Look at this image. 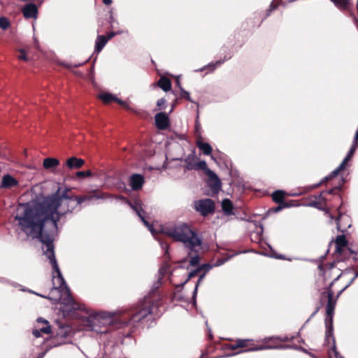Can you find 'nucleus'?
Returning a JSON list of instances; mask_svg holds the SVG:
<instances>
[{
	"label": "nucleus",
	"instance_id": "a18cd8bd",
	"mask_svg": "<svg viewBox=\"0 0 358 358\" xmlns=\"http://www.w3.org/2000/svg\"><path fill=\"white\" fill-rule=\"evenodd\" d=\"M103 1V3L105 4V5H110L113 2V0H102Z\"/></svg>",
	"mask_w": 358,
	"mask_h": 358
},
{
	"label": "nucleus",
	"instance_id": "864d4df0",
	"mask_svg": "<svg viewBox=\"0 0 358 358\" xmlns=\"http://www.w3.org/2000/svg\"><path fill=\"white\" fill-rule=\"evenodd\" d=\"M322 268H323L322 265H320V266H318V268H319L320 271H322Z\"/></svg>",
	"mask_w": 358,
	"mask_h": 358
},
{
	"label": "nucleus",
	"instance_id": "6e6552de",
	"mask_svg": "<svg viewBox=\"0 0 358 358\" xmlns=\"http://www.w3.org/2000/svg\"><path fill=\"white\" fill-rule=\"evenodd\" d=\"M357 148V141H354V143L352 144V147L350 148L347 156L345 157V159H343V161L342 162V163L339 165V166L335 169L334 171H333L331 172V173L325 177L320 183L318 184H316L313 186H311L309 189H315V188H317L320 185L323 184V183H325V182H327L329 180H331L332 178H334V177H336V176H338V174L343 171L346 166H347V164L348 162L351 159V158L352 157L356 149Z\"/></svg>",
	"mask_w": 358,
	"mask_h": 358
},
{
	"label": "nucleus",
	"instance_id": "a211bd4d",
	"mask_svg": "<svg viewBox=\"0 0 358 358\" xmlns=\"http://www.w3.org/2000/svg\"><path fill=\"white\" fill-rule=\"evenodd\" d=\"M18 185V181L9 174L3 176L1 180V187L10 189Z\"/></svg>",
	"mask_w": 358,
	"mask_h": 358
},
{
	"label": "nucleus",
	"instance_id": "6ab92c4d",
	"mask_svg": "<svg viewBox=\"0 0 358 358\" xmlns=\"http://www.w3.org/2000/svg\"><path fill=\"white\" fill-rule=\"evenodd\" d=\"M85 164V161L81 158L71 157L66 159V166L69 169H80Z\"/></svg>",
	"mask_w": 358,
	"mask_h": 358
},
{
	"label": "nucleus",
	"instance_id": "58836bf2",
	"mask_svg": "<svg viewBox=\"0 0 358 358\" xmlns=\"http://www.w3.org/2000/svg\"><path fill=\"white\" fill-rule=\"evenodd\" d=\"M62 65L66 69H71L72 68H76V67L81 66V64H64V63Z\"/></svg>",
	"mask_w": 358,
	"mask_h": 358
},
{
	"label": "nucleus",
	"instance_id": "5701e85b",
	"mask_svg": "<svg viewBox=\"0 0 358 358\" xmlns=\"http://www.w3.org/2000/svg\"><path fill=\"white\" fill-rule=\"evenodd\" d=\"M59 164V160L56 158L48 157L43 159V166L47 170H52Z\"/></svg>",
	"mask_w": 358,
	"mask_h": 358
},
{
	"label": "nucleus",
	"instance_id": "dca6fc26",
	"mask_svg": "<svg viewBox=\"0 0 358 358\" xmlns=\"http://www.w3.org/2000/svg\"><path fill=\"white\" fill-rule=\"evenodd\" d=\"M22 12L25 18L31 19L37 17L38 10L36 4L29 3L22 8Z\"/></svg>",
	"mask_w": 358,
	"mask_h": 358
},
{
	"label": "nucleus",
	"instance_id": "c9c22d12",
	"mask_svg": "<svg viewBox=\"0 0 358 358\" xmlns=\"http://www.w3.org/2000/svg\"><path fill=\"white\" fill-rule=\"evenodd\" d=\"M20 55L17 56V58L20 60L28 61V57L27 56L26 52L24 49L19 50Z\"/></svg>",
	"mask_w": 358,
	"mask_h": 358
},
{
	"label": "nucleus",
	"instance_id": "f03ea898",
	"mask_svg": "<svg viewBox=\"0 0 358 358\" xmlns=\"http://www.w3.org/2000/svg\"><path fill=\"white\" fill-rule=\"evenodd\" d=\"M162 299V296L157 286L143 299L139 300L129 309L121 312L115 317L99 318L98 317H93L89 319L88 327L91 330L100 334L107 333L110 328L105 327L103 329H101V327L97 328L99 324H110L116 329L127 325L135 327L148 316L154 313V311L161 306Z\"/></svg>",
	"mask_w": 358,
	"mask_h": 358
},
{
	"label": "nucleus",
	"instance_id": "cd10ccee",
	"mask_svg": "<svg viewBox=\"0 0 358 358\" xmlns=\"http://www.w3.org/2000/svg\"><path fill=\"white\" fill-rule=\"evenodd\" d=\"M222 208L225 214L230 215L232 213L234 206L229 199H225L222 202Z\"/></svg>",
	"mask_w": 358,
	"mask_h": 358
},
{
	"label": "nucleus",
	"instance_id": "49530a36",
	"mask_svg": "<svg viewBox=\"0 0 358 358\" xmlns=\"http://www.w3.org/2000/svg\"><path fill=\"white\" fill-rule=\"evenodd\" d=\"M178 103V99L176 98L173 103L172 108H174Z\"/></svg>",
	"mask_w": 358,
	"mask_h": 358
},
{
	"label": "nucleus",
	"instance_id": "72a5a7b5",
	"mask_svg": "<svg viewBox=\"0 0 358 358\" xmlns=\"http://www.w3.org/2000/svg\"><path fill=\"white\" fill-rule=\"evenodd\" d=\"M180 98L185 99L190 102H193L189 92L185 91L182 87H180Z\"/></svg>",
	"mask_w": 358,
	"mask_h": 358
},
{
	"label": "nucleus",
	"instance_id": "412c9836",
	"mask_svg": "<svg viewBox=\"0 0 358 358\" xmlns=\"http://www.w3.org/2000/svg\"><path fill=\"white\" fill-rule=\"evenodd\" d=\"M196 145L205 155H211L213 151L211 145L208 143L203 142L201 136H198L196 141Z\"/></svg>",
	"mask_w": 358,
	"mask_h": 358
},
{
	"label": "nucleus",
	"instance_id": "e433bc0d",
	"mask_svg": "<svg viewBox=\"0 0 358 358\" xmlns=\"http://www.w3.org/2000/svg\"><path fill=\"white\" fill-rule=\"evenodd\" d=\"M278 206L275 208V211H279L282 208H289L295 206L294 203H278Z\"/></svg>",
	"mask_w": 358,
	"mask_h": 358
},
{
	"label": "nucleus",
	"instance_id": "c85d7f7f",
	"mask_svg": "<svg viewBox=\"0 0 358 358\" xmlns=\"http://www.w3.org/2000/svg\"><path fill=\"white\" fill-rule=\"evenodd\" d=\"M201 271V268H197L196 269L192 271L189 273L188 277H187V278L186 279V280H185L184 282H182V283H181V284H180V285H176V288H177V289L182 288V287H183V286H184V285H185L188 282V280H189V279H191V278H194V277L196 276V275H198V273H199Z\"/></svg>",
	"mask_w": 358,
	"mask_h": 358
},
{
	"label": "nucleus",
	"instance_id": "393cba45",
	"mask_svg": "<svg viewBox=\"0 0 358 358\" xmlns=\"http://www.w3.org/2000/svg\"><path fill=\"white\" fill-rule=\"evenodd\" d=\"M134 209H135L137 215H138V217L141 218V220L144 223V224L146 227H148L149 228L150 231L153 234L154 229H153L152 225L150 224V223L145 220V218L144 217L145 211L141 208L136 207Z\"/></svg>",
	"mask_w": 358,
	"mask_h": 358
},
{
	"label": "nucleus",
	"instance_id": "0eeeda50",
	"mask_svg": "<svg viewBox=\"0 0 358 358\" xmlns=\"http://www.w3.org/2000/svg\"><path fill=\"white\" fill-rule=\"evenodd\" d=\"M335 307L336 306H333L331 304V303H329V305L326 306V316H325V319H324V322H325V327H326V332H325L326 341L329 343L330 341V339H332L333 346H332L331 349L334 351V352L335 353L336 357H337L338 352L336 350L335 339L334 337V325H333Z\"/></svg>",
	"mask_w": 358,
	"mask_h": 358
},
{
	"label": "nucleus",
	"instance_id": "c03bdc74",
	"mask_svg": "<svg viewBox=\"0 0 358 358\" xmlns=\"http://www.w3.org/2000/svg\"><path fill=\"white\" fill-rule=\"evenodd\" d=\"M115 33L111 31L108 33V34L106 36L107 38V41H108L110 39H111L113 36H115Z\"/></svg>",
	"mask_w": 358,
	"mask_h": 358
},
{
	"label": "nucleus",
	"instance_id": "20e7f679",
	"mask_svg": "<svg viewBox=\"0 0 358 358\" xmlns=\"http://www.w3.org/2000/svg\"><path fill=\"white\" fill-rule=\"evenodd\" d=\"M162 232L175 241L181 242L187 253L196 252L202 245V238L196 231L187 223L180 222L163 228Z\"/></svg>",
	"mask_w": 358,
	"mask_h": 358
},
{
	"label": "nucleus",
	"instance_id": "1a4fd4ad",
	"mask_svg": "<svg viewBox=\"0 0 358 358\" xmlns=\"http://www.w3.org/2000/svg\"><path fill=\"white\" fill-rule=\"evenodd\" d=\"M195 210L203 216H207L215 211V202L210 199L196 201L194 204Z\"/></svg>",
	"mask_w": 358,
	"mask_h": 358
},
{
	"label": "nucleus",
	"instance_id": "603ef678",
	"mask_svg": "<svg viewBox=\"0 0 358 358\" xmlns=\"http://www.w3.org/2000/svg\"><path fill=\"white\" fill-rule=\"evenodd\" d=\"M208 338H209V339H210V340H212V339H213V335H212V334H211V333H209V334H208Z\"/></svg>",
	"mask_w": 358,
	"mask_h": 358
},
{
	"label": "nucleus",
	"instance_id": "f257e3e1",
	"mask_svg": "<svg viewBox=\"0 0 358 358\" xmlns=\"http://www.w3.org/2000/svg\"><path fill=\"white\" fill-rule=\"evenodd\" d=\"M92 196H75L69 187H58L57 190L47 196L43 201L31 203H20L15 220L18 222L20 229L27 235L38 238L45 247L44 254L50 260L53 271L57 273L59 286L65 284L55 255L54 238L45 230V225L49 224L53 231H57L58 222L68 213Z\"/></svg>",
	"mask_w": 358,
	"mask_h": 358
},
{
	"label": "nucleus",
	"instance_id": "2eb2a0df",
	"mask_svg": "<svg viewBox=\"0 0 358 358\" xmlns=\"http://www.w3.org/2000/svg\"><path fill=\"white\" fill-rule=\"evenodd\" d=\"M145 183L144 177L138 173H134L130 176L129 185L134 191H138L142 189Z\"/></svg>",
	"mask_w": 358,
	"mask_h": 358
},
{
	"label": "nucleus",
	"instance_id": "7ed1b4c3",
	"mask_svg": "<svg viewBox=\"0 0 358 358\" xmlns=\"http://www.w3.org/2000/svg\"><path fill=\"white\" fill-rule=\"evenodd\" d=\"M342 185L336 186L328 191H323L316 196H313L308 205L310 206L323 210L331 220H335L338 230L344 231L345 229L341 223L343 213L341 211L343 206L342 197L338 192L341 190Z\"/></svg>",
	"mask_w": 358,
	"mask_h": 358
},
{
	"label": "nucleus",
	"instance_id": "5fc2aeb1",
	"mask_svg": "<svg viewBox=\"0 0 358 358\" xmlns=\"http://www.w3.org/2000/svg\"><path fill=\"white\" fill-rule=\"evenodd\" d=\"M96 193H97V192H95V194L94 195V197H97V198H99V196L98 195H96Z\"/></svg>",
	"mask_w": 358,
	"mask_h": 358
},
{
	"label": "nucleus",
	"instance_id": "4468645a",
	"mask_svg": "<svg viewBox=\"0 0 358 358\" xmlns=\"http://www.w3.org/2000/svg\"><path fill=\"white\" fill-rule=\"evenodd\" d=\"M155 121L158 129L164 130L169 127V118L165 113L161 112L156 114Z\"/></svg>",
	"mask_w": 358,
	"mask_h": 358
},
{
	"label": "nucleus",
	"instance_id": "ddd939ff",
	"mask_svg": "<svg viewBox=\"0 0 358 358\" xmlns=\"http://www.w3.org/2000/svg\"><path fill=\"white\" fill-rule=\"evenodd\" d=\"M98 97L99 99H101L102 101V102L104 104H110L112 102H116L121 106L126 108H129V106L127 103V102L118 99L115 95H113L110 93L103 92V93L99 94Z\"/></svg>",
	"mask_w": 358,
	"mask_h": 358
},
{
	"label": "nucleus",
	"instance_id": "ea45409f",
	"mask_svg": "<svg viewBox=\"0 0 358 358\" xmlns=\"http://www.w3.org/2000/svg\"><path fill=\"white\" fill-rule=\"evenodd\" d=\"M166 103V99L164 98L159 99L157 102V106L159 107V109H162V107L164 106Z\"/></svg>",
	"mask_w": 358,
	"mask_h": 358
},
{
	"label": "nucleus",
	"instance_id": "37998d69",
	"mask_svg": "<svg viewBox=\"0 0 358 358\" xmlns=\"http://www.w3.org/2000/svg\"><path fill=\"white\" fill-rule=\"evenodd\" d=\"M200 129H201L200 124L198 122H196V124H195V131H196V135H199V136H201V134H200Z\"/></svg>",
	"mask_w": 358,
	"mask_h": 358
},
{
	"label": "nucleus",
	"instance_id": "bb28decb",
	"mask_svg": "<svg viewBox=\"0 0 358 358\" xmlns=\"http://www.w3.org/2000/svg\"><path fill=\"white\" fill-rule=\"evenodd\" d=\"M201 249V246L196 248V252H192L191 255L188 253V256L190 257L189 264L192 266H196L199 264L200 257L199 255V251Z\"/></svg>",
	"mask_w": 358,
	"mask_h": 358
},
{
	"label": "nucleus",
	"instance_id": "09e8293b",
	"mask_svg": "<svg viewBox=\"0 0 358 358\" xmlns=\"http://www.w3.org/2000/svg\"><path fill=\"white\" fill-rule=\"evenodd\" d=\"M229 58H230V57H229ZM227 59H228V58H227V57H224V59L222 61H221V60L217 61V64H222L224 61H226V60H227Z\"/></svg>",
	"mask_w": 358,
	"mask_h": 358
},
{
	"label": "nucleus",
	"instance_id": "9d476101",
	"mask_svg": "<svg viewBox=\"0 0 358 358\" xmlns=\"http://www.w3.org/2000/svg\"><path fill=\"white\" fill-rule=\"evenodd\" d=\"M348 241L346 239L345 235H338L336 236L335 239V245H336V252L339 255H352L354 252L347 248Z\"/></svg>",
	"mask_w": 358,
	"mask_h": 358
},
{
	"label": "nucleus",
	"instance_id": "4d7b16f0",
	"mask_svg": "<svg viewBox=\"0 0 358 358\" xmlns=\"http://www.w3.org/2000/svg\"><path fill=\"white\" fill-rule=\"evenodd\" d=\"M54 289V290H57V288H56V287H53V289Z\"/></svg>",
	"mask_w": 358,
	"mask_h": 358
},
{
	"label": "nucleus",
	"instance_id": "de8ad7c7",
	"mask_svg": "<svg viewBox=\"0 0 358 358\" xmlns=\"http://www.w3.org/2000/svg\"><path fill=\"white\" fill-rule=\"evenodd\" d=\"M73 73L75 75L78 76H83L82 73L80 71H74Z\"/></svg>",
	"mask_w": 358,
	"mask_h": 358
},
{
	"label": "nucleus",
	"instance_id": "4c0bfd02",
	"mask_svg": "<svg viewBox=\"0 0 358 358\" xmlns=\"http://www.w3.org/2000/svg\"><path fill=\"white\" fill-rule=\"evenodd\" d=\"M278 7V4L275 3H271V5H270V7L269 8L266 10V17L269 16L271 13L275 10Z\"/></svg>",
	"mask_w": 358,
	"mask_h": 358
},
{
	"label": "nucleus",
	"instance_id": "6e6d98bb",
	"mask_svg": "<svg viewBox=\"0 0 358 358\" xmlns=\"http://www.w3.org/2000/svg\"><path fill=\"white\" fill-rule=\"evenodd\" d=\"M178 300H179V301H182V298H181V297H178Z\"/></svg>",
	"mask_w": 358,
	"mask_h": 358
},
{
	"label": "nucleus",
	"instance_id": "3c124183",
	"mask_svg": "<svg viewBox=\"0 0 358 358\" xmlns=\"http://www.w3.org/2000/svg\"><path fill=\"white\" fill-rule=\"evenodd\" d=\"M318 310H319V308H316V310H315V312L311 315V316H310V317L309 318V320H310L312 317H313V316L317 313V312Z\"/></svg>",
	"mask_w": 358,
	"mask_h": 358
},
{
	"label": "nucleus",
	"instance_id": "a878e982",
	"mask_svg": "<svg viewBox=\"0 0 358 358\" xmlns=\"http://www.w3.org/2000/svg\"><path fill=\"white\" fill-rule=\"evenodd\" d=\"M62 303L67 306H71L73 308L75 309H81L80 306H78L74 302V300L72 296L71 295L69 290H67V296L66 298L63 299Z\"/></svg>",
	"mask_w": 358,
	"mask_h": 358
},
{
	"label": "nucleus",
	"instance_id": "4be33fe9",
	"mask_svg": "<svg viewBox=\"0 0 358 358\" xmlns=\"http://www.w3.org/2000/svg\"><path fill=\"white\" fill-rule=\"evenodd\" d=\"M157 85L164 92H168L171 89V80L166 76H162L157 81Z\"/></svg>",
	"mask_w": 358,
	"mask_h": 358
},
{
	"label": "nucleus",
	"instance_id": "7c9ffc66",
	"mask_svg": "<svg viewBox=\"0 0 358 358\" xmlns=\"http://www.w3.org/2000/svg\"><path fill=\"white\" fill-rule=\"evenodd\" d=\"M236 341V340L234 341V343L233 344H235ZM227 344H228V343H223V344H220V343H216L215 345H208V346L206 348V355H208V354L213 353V352L215 351V348H216V346H217V345H220V347H221L222 349H224V350H227V349L224 348V345H227ZM229 350H231V349H229Z\"/></svg>",
	"mask_w": 358,
	"mask_h": 358
},
{
	"label": "nucleus",
	"instance_id": "473e14b6",
	"mask_svg": "<svg viewBox=\"0 0 358 358\" xmlns=\"http://www.w3.org/2000/svg\"><path fill=\"white\" fill-rule=\"evenodd\" d=\"M9 21L6 17H0V28H1L3 30H6L9 27Z\"/></svg>",
	"mask_w": 358,
	"mask_h": 358
},
{
	"label": "nucleus",
	"instance_id": "13d9d810",
	"mask_svg": "<svg viewBox=\"0 0 358 358\" xmlns=\"http://www.w3.org/2000/svg\"><path fill=\"white\" fill-rule=\"evenodd\" d=\"M341 358H343V357H341Z\"/></svg>",
	"mask_w": 358,
	"mask_h": 358
},
{
	"label": "nucleus",
	"instance_id": "f3484780",
	"mask_svg": "<svg viewBox=\"0 0 358 358\" xmlns=\"http://www.w3.org/2000/svg\"><path fill=\"white\" fill-rule=\"evenodd\" d=\"M288 195L282 190H276L273 192L271 197L275 203H294L295 201L290 200L289 201H285V197Z\"/></svg>",
	"mask_w": 358,
	"mask_h": 358
},
{
	"label": "nucleus",
	"instance_id": "8fccbe9b",
	"mask_svg": "<svg viewBox=\"0 0 358 358\" xmlns=\"http://www.w3.org/2000/svg\"><path fill=\"white\" fill-rule=\"evenodd\" d=\"M176 85H177L180 89V87H182V86H181V83H180V80H179L178 78L176 80Z\"/></svg>",
	"mask_w": 358,
	"mask_h": 358
},
{
	"label": "nucleus",
	"instance_id": "f8f14e48",
	"mask_svg": "<svg viewBox=\"0 0 358 358\" xmlns=\"http://www.w3.org/2000/svg\"><path fill=\"white\" fill-rule=\"evenodd\" d=\"M208 185L211 189L213 194H217L221 189V181L217 174L211 170L207 171Z\"/></svg>",
	"mask_w": 358,
	"mask_h": 358
},
{
	"label": "nucleus",
	"instance_id": "79ce46f5",
	"mask_svg": "<svg viewBox=\"0 0 358 358\" xmlns=\"http://www.w3.org/2000/svg\"><path fill=\"white\" fill-rule=\"evenodd\" d=\"M204 274H203L202 275H201L197 281V283L195 285V287H194V295H196V292H197V289H198V286H199V282L201 281V279L203 277Z\"/></svg>",
	"mask_w": 358,
	"mask_h": 358
},
{
	"label": "nucleus",
	"instance_id": "f704fd0d",
	"mask_svg": "<svg viewBox=\"0 0 358 358\" xmlns=\"http://www.w3.org/2000/svg\"><path fill=\"white\" fill-rule=\"evenodd\" d=\"M92 175V173L90 170H87V171H78L76 173V176L78 177V178H85V177H89V176H91Z\"/></svg>",
	"mask_w": 358,
	"mask_h": 358
},
{
	"label": "nucleus",
	"instance_id": "a19ab883",
	"mask_svg": "<svg viewBox=\"0 0 358 358\" xmlns=\"http://www.w3.org/2000/svg\"><path fill=\"white\" fill-rule=\"evenodd\" d=\"M199 268H201V271L205 270V271L207 272L212 268V266L209 264H205L201 266Z\"/></svg>",
	"mask_w": 358,
	"mask_h": 358
},
{
	"label": "nucleus",
	"instance_id": "b1692460",
	"mask_svg": "<svg viewBox=\"0 0 358 358\" xmlns=\"http://www.w3.org/2000/svg\"><path fill=\"white\" fill-rule=\"evenodd\" d=\"M108 41H107V38L106 36L104 35H99L96 38V43H95V51L96 52H99L102 50V49L103 48V47L106 45V44L107 43Z\"/></svg>",
	"mask_w": 358,
	"mask_h": 358
},
{
	"label": "nucleus",
	"instance_id": "39448f33",
	"mask_svg": "<svg viewBox=\"0 0 358 358\" xmlns=\"http://www.w3.org/2000/svg\"><path fill=\"white\" fill-rule=\"evenodd\" d=\"M357 277L358 271L356 269L353 268L345 269L331 282L329 286L322 292L320 301H322L327 299V305L331 303L333 306H336L338 297Z\"/></svg>",
	"mask_w": 358,
	"mask_h": 358
},
{
	"label": "nucleus",
	"instance_id": "9b49d317",
	"mask_svg": "<svg viewBox=\"0 0 358 358\" xmlns=\"http://www.w3.org/2000/svg\"><path fill=\"white\" fill-rule=\"evenodd\" d=\"M50 332L51 327L49 324V322L41 317L38 318L35 329L32 331L33 335L36 338H39L42 333L49 334Z\"/></svg>",
	"mask_w": 358,
	"mask_h": 358
},
{
	"label": "nucleus",
	"instance_id": "423d86ee",
	"mask_svg": "<svg viewBox=\"0 0 358 358\" xmlns=\"http://www.w3.org/2000/svg\"><path fill=\"white\" fill-rule=\"evenodd\" d=\"M294 337L289 338L287 336L271 337L266 338L263 340L262 343H259L253 339H242L238 338L235 344H227L224 345L226 349L238 350L239 351L235 354H239L245 352L259 351L270 348H289V345H282V342H287Z\"/></svg>",
	"mask_w": 358,
	"mask_h": 358
},
{
	"label": "nucleus",
	"instance_id": "aec40b11",
	"mask_svg": "<svg viewBox=\"0 0 358 358\" xmlns=\"http://www.w3.org/2000/svg\"><path fill=\"white\" fill-rule=\"evenodd\" d=\"M197 159L198 158L195 155V151L192 150V153L188 155L187 157L184 159V169L188 171L194 170Z\"/></svg>",
	"mask_w": 358,
	"mask_h": 358
},
{
	"label": "nucleus",
	"instance_id": "c756f323",
	"mask_svg": "<svg viewBox=\"0 0 358 358\" xmlns=\"http://www.w3.org/2000/svg\"><path fill=\"white\" fill-rule=\"evenodd\" d=\"M338 8L345 9L348 7L351 0H331Z\"/></svg>",
	"mask_w": 358,
	"mask_h": 358
},
{
	"label": "nucleus",
	"instance_id": "2f4dec72",
	"mask_svg": "<svg viewBox=\"0 0 358 358\" xmlns=\"http://www.w3.org/2000/svg\"><path fill=\"white\" fill-rule=\"evenodd\" d=\"M195 168L194 169V170H202L205 172V173L207 175V171L208 170H210L208 166H207V164L205 161H199V162H196V164H195Z\"/></svg>",
	"mask_w": 358,
	"mask_h": 358
}]
</instances>
